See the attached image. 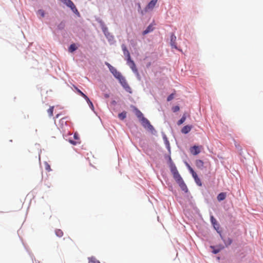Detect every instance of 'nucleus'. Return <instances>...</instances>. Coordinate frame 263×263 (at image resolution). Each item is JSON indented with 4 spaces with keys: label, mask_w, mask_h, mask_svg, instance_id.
Wrapping results in <instances>:
<instances>
[{
    "label": "nucleus",
    "mask_w": 263,
    "mask_h": 263,
    "mask_svg": "<svg viewBox=\"0 0 263 263\" xmlns=\"http://www.w3.org/2000/svg\"><path fill=\"white\" fill-rule=\"evenodd\" d=\"M88 260L89 263H100V262L94 257L88 258Z\"/></svg>",
    "instance_id": "obj_22"
},
{
    "label": "nucleus",
    "mask_w": 263,
    "mask_h": 263,
    "mask_svg": "<svg viewBox=\"0 0 263 263\" xmlns=\"http://www.w3.org/2000/svg\"><path fill=\"white\" fill-rule=\"evenodd\" d=\"M223 241H224V242L225 245H226L227 246H228L230 245L232 243V240L231 238H228L227 239H226V240H224V239H223Z\"/></svg>",
    "instance_id": "obj_25"
},
{
    "label": "nucleus",
    "mask_w": 263,
    "mask_h": 263,
    "mask_svg": "<svg viewBox=\"0 0 263 263\" xmlns=\"http://www.w3.org/2000/svg\"><path fill=\"white\" fill-rule=\"evenodd\" d=\"M126 114L125 112H122L119 114L118 117L121 120H123L126 118Z\"/></svg>",
    "instance_id": "obj_24"
},
{
    "label": "nucleus",
    "mask_w": 263,
    "mask_h": 263,
    "mask_svg": "<svg viewBox=\"0 0 263 263\" xmlns=\"http://www.w3.org/2000/svg\"><path fill=\"white\" fill-rule=\"evenodd\" d=\"M127 64L130 67V68L132 69V70L133 71V72L136 74L137 76H139L138 71L137 68H136V66L131 58L127 59Z\"/></svg>",
    "instance_id": "obj_3"
},
{
    "label": "nucleus",
    "mask_w": 263,
    "mask_h": 263,
    "mask_svg": "<svg viewBox=\"0 0 263 263\" xmlns=\"http://www.w3.org/2000/svg\"><path fill=\"white\" fill-rule=\"evenodd\" d=\"M193 126L192 125H185L181 129V132L183 134H186L189 133L192 129Z\"/></svg>",
    "instance_id": "obj_10"
},
{
    "label": "nucleus",
    "mask_w": 263,
    "mask_h": 263,
    "mask_svg": "<svg viewBox=\"0 0 263 263\" xmlns=\"http://www.w3.org/2000/svg\"><path fill=\"white\" fill-rule=\"evenodd\" d=\"M211 221L213 225L214 228L218 231V229L219 228V224H218L216 219L213 217V216H211ZM218 233H220L219 232L217 231Z\"/></svg>",
    "instance_id": "obj_11"
},
{
    "label": "nucleus",
    "mask_w": 263,
    "mask_h": 263,
    "mask_svg": "<svg viewBox=\"0 0 263 263\" xmlns=\"http://www.w3.org/2000/svg\"><path fill=\"white\" fill-rule=\"evenodd\" d=\"M105 65L108 67L109 70L110 69V68L113 67V66H112L109 63L107 62L105 63Z\"/></svg>",
    "instance_id": "obj_34"
},
{
    "label": "nucleus",
    "mask_w": 263,
    "mask_h": 263,
    "mask_svg": "<svg viewBox=\"0 0 263 263\" xmlns=\"http://www.w3.org/2000/svg\"><path fill=\"white\" fill-rule=\"evenodd\" d=\"M73 137L76 141H80L79 135L77 133H74Z\"/></svg>",
    "instance_id": "obj_33"
},
{
    "label": "nucleus",
    "mask_w": 263,
    "mask_h": 263,
    "mask_svg": "<svg viewBox=\"0 0 263 263\" xmlns=\"http://www.w3.org/2000/svg\"><path fill=\"white\" fill-rule=\"evenodd\" d=\"M191 174H192L193 173H194V171L193 169H192L191 171H189Z\"/></svg>",
    "instance_id": "obj_38"
},
{
    "label": "nucleus",
    "mask_w": 263,
    "mask_h": 263,
    "mask_svg": "<svg viewBox=\"0 0 263 263\" xmlns=\"http://www.w3.org/2000/svg\"><path fill=\"white\" fill-rule=\"evenodd\" d=\"M37 14L40 15L42 17H44L45 16L44 11L42 9L39 10L37 11Z\"/></svg>",
    "instance_id": "obj_28"
},
{
    "label": "nucleus",
    "mask_w": 263,
    "mask_h": 263,
    "mask_svg": "<svg viewBox=\"0 0 263 263\" xmlns=\"http://www.w3.org/2000/svg\"><path fill=\"white\" fill-rule=\"evenodd\" d=\"M204 163L201 160H197L196 161V165L199 168H202L203 167Z\"/></svg>",
    "instance_id": "obj_18"
},
{
    "label": "nucleus",
    "mask_w": 263,
    "mask_h": 263,
    "mask_svg": "<svg viewBox=\"0 0 263 263\" xmlns=\"http://www.w3.org/2000/svg\"><path fill=\"white\" fill-rule=\"evenodd\" d=\"M86 100V101L87 102V103H88L89 104V106H90V107L93 110L94 109V107H93V105L92 104V103L90 101V100H89V99L88 98V99H85Z\"/></svg>",
    "instance_id": "obj_30"
},
{
    "label": "nucleus",
    "mask_w": 263,
    "mask_h": 263,
    "mask_svg": "<svg viewBox=\"0 0 263 263\" xmlns=\"http://www.w3.org/2000/svg\"><path fill=\"white\" fill-rule=\"evenodd\" d=\"M186 165L187 166L189 171H191L192 169H193L189 164L186 163Z\"/></svg>",
    "instance_id": "obj_36"
},
{
    "label": "nucleus",
    "mask_w": 263,
    "mask_h": 263,
    "mask_svg": "<svg viewBox=\"0 0 263 263\" xmlns=\"http://www.w3.org/2000/svg\"><path fill=\"white\" fill-rule=\"evenodd\" d=\"M109 70L112 73L114 77L119 80L120 81L122 80H124V78L121 75L120 72L118 71L115 67H113L112 68H110Z\"/></svg>",
    "instance_id": "obj_4"
},
{
    "label": "nucleus",
    "mask_w": 263,
    "mask_h": 263,
    "mask_svg": "<svg viewBox=\"0 0 263 263\" xmlns=\"http://www.w3.org/2000/svg\"><path fill=\"white\" fill-rule=\"evenodd\" d=\"M181 189L184 191L185 193H187L188 192V189L187 187V186L186 185L185 183H184V181L179 182L178 183Z\"/></svg>",
    "instance_id": "obj_12"
},
{
    "label": "nucleus",
    "mask_w": 263,
    "mask_h": 263,
    "mask_svg": "<svg viewBox=\"0 0 263 263\" xmlns=\"http://www.w3.org/2000/svg\"><path fill=\"white\" fill-rule=\"evenodd\" d=\"M77 49V47L76 46L75 44H72L69 47L68 50L70 52H73Z\"/></svg>",
    "instance_id": "obj_20"
},
{
    "label": "nucleus",
    "mask_w": 263,
    "mask_h": 263,
    "mask_svg": "<svg viewBox=\"0 0 263 263\" xmlns=\"http://www.w3.org/2000/svg\"><path fill=\"white\" fill-rule=\"evenodd\" d=\"M211 248L213 249L212 252L214 254H217L222 249H223L224 247L222 246H220L216 247L212 246Z\"/></svg>",
    "instance_id": "obj_13"
},
{
    "label": "nucleus",
    "mask_w": 263,
    "mask_h": 263,
    "mask_svg": "<svg viewBox=\"0 0 263 263\" xmlns=\"http://www.w3.org/2000/svg\"><path fill=\"white\" fill-rule=\"evenodd\" d=\"M191 153L194 155H197L200 152V150L198 146H194L190 149Z\"/></svg>",
    "instance_id": "obj_8"
},
{
    "label": "nucleus",
    "mask_w": 263,
    "mask_h": 263,
    "mask_svg": "<svg viewBox=\"0 0 263 263\" xmlns=\"http://www.w3.org/2000/svg\"><path fill=\"white\" fill-rule=\"evenodd\" d=\"M185 120H186L185 114H183L182 118L178 121L177 125H181L182 123H183L185 122Z\"/></svg>",
    "instance_id": "obj_21"
},
{
    "label": "nucleus",
    "mask_w": 263,
    "mask_h": 263,
    "mask_svg": "<svg viewBox=\"0 0 263 263\" xmlns=\"http://www.w3.org/2000/svg\"><path fill=\"white\" fill-rule=\"evenodd\" d=\"M121 47L123 51L124 55L126 57L127 59H129V58H130V53L128 51L126 46L124 44H122Z\"/></svg>",
    "instance_id": "obj_9"
},
{
    "label": "nucleus",
    "mask_w": 263,
    "mask_h": 263,
    "mask_svg": "<svg viewBox=\"0 0 263 263\" xmlns=\"http://www.w3.org/2000/svg\"><path fill=\"white\" fill-rule=\"evenodd\" d=\"M154 29V28L153 27V25L152 24L149 25L147 27V28L143 32V34L145 35V34L148 33L149 32H152V31H153Z\"/></svg>",
    "instance_id": "obj_16"
},
{
    "label": "nucleus",
    "mask_w": 263,
    "mask_h": 263,
    "mask_svg": "<svg viewBox=\"0 0 263 263\" xmlns=\"http://www.w3.org/2000/svg\"><path fill=\"white\" fill-rule=\"evenodd\" d=\"M195 180V181L196 182V184L201 186L202 185V182L200 180V179H199V178L198 177H197V178H195L194 179Z\"/></svg>",
    "instance_id": "obj_27"
},
{
    "label": "nucleus",
    "mask_w": 263,
    "mask_h": 263,
    "mask_svg": "<svg viewBox=\"0 0 263 263\" xmlns=\"http://www.w3.org/2000/svg\"><path fill=\"white\" fill-rule=\"evenodd\" d=\"M46 169L47 170H49H49H50V166H49V165H48L46 166Z\"/></svg>",
    "instance_id": "obj_37"
},
{
    "label": "nucleus",
    "mask_w": 263,
    "mask_h": 263,
    "mask_svg": "<svg viewBox=\"0 0 263 263\" xmlns=\"http://www.w3.org/2000/svg\"><path fill=\"white\" fill-rule=\"evenodd\" d=\"M173 177L177 183L183 181L182 177L179 173L173 175Z\"/></svg>",
    "instance_id": "obj_14"
},
{
    "label": "nucleus",
    "mask_w": 263,
    "mask_h": 263,
    "mask_svg": "<svg viewBox=\"0 0 263 263\" xmlns=\"http://www.w3.org/2000/svg\"><path fill=\"white\" fill-rule=\"evenodd\" d=\"M180 109V108L178 106H175L173 107L172 110L174 112H177L179 111Z\"/></svg>",
    "instance_id": "obj_31"
},
{
    "label": "nucleus",
    "mask_w": 263,
    "mask_h": 263,
    "mask_svg": "<svg viewBox=\"0 0 263 263\" xmlns=\"http://www.w3.org/2000/svg\"><path fill=\"white\" fill-rule=\"evenodd\" d=\"M74 88L77 90V91L85 99H88V98L86 95H85L81 90H80L79 89H78L77 87L74 86Z\"/></svg>",
    "instance_id": "obj_19"
},
{
    "label": "nucleus",
    "mask_w": 263,
    "mask_h": 263,
    "mask_svg": "<svg viewBox=\"0 0 263 263\" xmlns=\"http://www.w3.org/2000/svg\"><path fill=\"white\" fill-rule=\"evenodd\" d=\"M55 234L58 237H61L63 236V233L62 230L58 229L55 230Z\"/></svg>",
    "instance_id": "obj_26"
},
{
    "label": "nucleus",
    "mask_w": 263,
    "mask_h": 263,
    "mask_svg": "<svg viewBox=\"0 0 263 263\" xmlns=\"http://www.w3.org/2000/svg\"><path fill=\"white\" fill-rule=\"evenodd\" d=\"M193 177L194 178V179L197 178L198 177V175L197 174H196V172H194L192 174Z\"/></svg>",
    "instance_id": "obj_35"
},
{
    "label": "nucleus",
    "mask_w": 263,
    "mask_h": 263,
    "mask_svg": "<svg viewBox=\"0 0 263 263\" xmlns=\"http://www.w3.org/2000/svg\"><path fill=\"white\" fill-rule=\"evenodd\" d=\"M158 0H152L146 6V10L152 9L155 6Z\"/></svg>",
    "instance_id": "obj_7"
},
{
    "label": "nucleus",
    "mask_w": 263,
    "mask_h": 263,
    "mask_svg": "<svg viewBox=\"0 0 263 263\" xmlns=\"http://www.w3.org/2000/svg\"><path fill=\"white\" fill-rule=\"evenodd\" d=\"M176 36L172 34L171 36V45L172 48L177 49V47L176 44Z\"/></svg>",
    "instance_id": "obj_6"
},
{
    "label": "nucleus",
    "mask_w": 263,
    "mask_h": 263,
    "mask_svg": "<svg viewBox=\"0 0 263 263\" xmlns=\"http://www.w3.org/2000/svg\"><path fill=\"white\" fill-rule=\"evenodd\" d=\"M170 167L173 175L178 173V171L175 164L173 162L171 158L169 157Z\"/></svg>",
    "instance_id": "obj_5"
},
{
    "label": "nucleus",
    "mask_w": 263,
    "mask_h": 263,
    "mask_svg": "<svg viewBox=\"0 0 263 263\" xmlns=\"http://www.w3.org/2000/svg\"><path fill=\"white\" fill-rule=\"evenodd\" d=\"M226 196H227V195H226V193H224V192L220 193L217 196V200L219 201L223 200L226 198Z\"/></svg>",
    "instance_id": "obj_17"
},
{
    "label": "nucleus",
    "mask_w": 263,
    "mask_h": 263,
    "mask_svg": "<svg viewBox=\"0 0 263 263\" xmlns=\"http://www.w3.org/2000/svg\"><path fill=\"white\" fill-rule=\"evenodd\" d=\"M174 98V93H172L167 98V101H171L172 100H173Z\"/></svg>",
    "instance_id": "obj_32"
},
{
    "label": "nucleus",
    "mask_w": 263,
    "mask_h": 263,
    "mask_svg": "<svg viewBox=\"0 0 263 263\" xmlns=\"http://www.w3.org/2000/svg\"><path fill=\"white\" fill-rule=\"evenodd\" d=\"M53 109L54 106H50V108L47 110V112L49 117H52L53 116Z\"/></svg>",
    "instance_id": "obj_23"
},
{
    "label": "nucleus",
    "mask_w": 263,
    "mask_h": 263,
    "mask_svg": "<svg viewBox=\"0 0 263 263\" xmlns=\"http://www.w3.org/2000/svg\"><path fill=\"white\" fill-rule=\"evenodd\" d=\"M135 115L139 120H141L144 117L143 114L138 108H135Z\"/></svg>",
    "instance_id": "obj_15"
},
{
    "label": "nucleus",
    "mask_w": 263,
    "mask_h": 263,
    "mask_svg": "<svg viewBox=\"0 0 263 263\" xmlns=\"http://www.w3.org/2000/svg\"><path fill=\"white\" fill-rule=\"evenodd\" d=\"M62 3L65 4L67 7L70 8L72 11L75 14H79V12L76 8L75 5L71 0H60Z\"/></svg>",
    "instance_id": "obj_1"
},
{
    "label": "nucleus",
    "mask_w": 263,
    "mask_h": 263,
    "mask_svg": "<svg viewBox=\"0 0 263 263\" xmlns=\"http://www.w3.org/2000/svg\"><path fill=\"white\" fill-rule=\"evenodd\" d=\"M69 142L72 145H76L78 144H80V141H74V140H69Z\"/></svg>",
    "instance_id": "obj_29"
},
{
    "label": "nucleus",
    "mask_w": 263,
    "mask_h": 263,
    "mask_svg": "<svg viewBox=\"0 0 263 263\" xmlns=\"http://www.w3.org/2000/svg\"><path fill=\"white\" fill-rule=\"evenodd\" d=\"M140 121L144 128H147L150 130H153L154 127L151 124L149 121L145 117L142 118Z\"/></svg>",
    "instance_id": "obj_2"
},
{
    "label": "nucleus",
    "mask_w": 263,
    "mask_h": 263,
    "mask_svg": "<svg viewBox=\"0 0 263 263\" xmlns=\"http://www.w3.org/2000/svg\"><path fill=\"white\" fill-rule=\"evenodd\" d=\"M220 237H221L222 239H223L222 237V235L221 234H220Z\"/></svg>",
    "instance_id": "obj_39"
}]
</instances>
